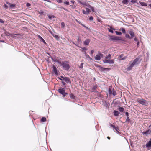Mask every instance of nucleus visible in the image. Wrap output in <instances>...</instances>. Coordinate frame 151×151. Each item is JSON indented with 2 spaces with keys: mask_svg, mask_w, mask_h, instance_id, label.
Returning <instances> with one entry per match:
<instances>
[{
  "mask_svg": "<svg viewBox=\"0 0 151 151\" xmlns=\"http://www.w3.org/2000/svg\"><path fill=\"white\" fill-rule=\"evenodd\" d=\"M139 58H137L133 61H131L129 63L127 68V70L128 71L131 70L133 67L137 65L139 63Z\"/></svg>",
  "mask_w": 151,
  "mask_h": 151,
  "instance_id": "1",
  "label": "nucleus"
},
{
  "mask_svg": "<svg viewBox=\"0 0 151 151\" xmlns=\"http://www.w3.org/2000/svg\"><path fill=\"white\" fill-rule=\"evenodd\" d=\"M58 92L61 94L63 97H65L68 93L65 92V91L64 88L60 87L58 90Z\"/></svg>",
  "mask_w": 151,
  "mask_h": 151,
  "instance_id": "2",
  "label": "nucleus"
},
{
  "mask_svg": "<svg viewBox=\"0 0 151 151\" xmlns=\"http://www.w3.org/2000/svg\"><path fill=\"white\" fill-rule=\"evenodd\" d=\"M60 66H62L65 70H68L70 68L69 64L67 62L65 61L61 62V63L60 64Z\"/></svg>",
  "mask_w": 151,
  "mask_h": 151,
  "instance_id": "3",
  "label": "nucleus"
},
{
  "mask_svg": "<svg viewBox=\"0 0 151 151\" xmlns=\"http://www.w3.org/2000/svg\"><path fill=\"white\" fill-rule=\"evenodd\" d=\"M108 92L109 95V96H111L112 95L115 96L117 93L116 91L114 88L112 89L110 88H109L108 89Z\"/></svg>",
  "mask_w": 151,
  "mask_h": 151,
  "instance_id": "4",
  "label": "nucleus"
},
{
  "mask_svg": "<svg viewBox=\"0 0 151 151\" xmlns=\"http://www.w3.org/2000/svg\"><path fill=\"white\" fill-rule=\"evenodd\" d=\"M109 40L111 41L115 40L116 41H117L118 40H123L121 38L114 36H110Z\"/></svg>",
  "mask_w": 151,
  "mask_h": 151,
  "instance_id": "5",
  "label": "nucleus"
},
{
  "mask_svg": "<svg viewBox=\"0 0 151 151\" xmlns=\"http://www.w3.org/2000/svg\"><path fill=\"white\" fill-rule=\"evenodd\" d=\"M109 126L113 128L114 130H115L116 131V133H117L118 134L120 135L121 134V133L119 132V130L118 127H116L114 125H113L112 124L110 123H109Z\"/></svg>",
  "mask_w": 151,
  "mask_h": 151,
  "instance_id": "6",
  "label": "nucleus"
},
{
  "mask_svg": "<svg viewBox=\"0 0 151 151\" xmlns=\"http://www.w3.org/2000/svg\"><path fill=\"white\" fill-rule=\"evenodd\" d=\"M61 78L58 77V78L61 80H62L63 79L64 80V81L67 83H70L71 82V81H70V79L67 77H64L63 76H60Z\"/></svg>",
  "mask_w": 151,
  "mask_h": 151,
  "instance_id": "7",
  "label": "nucleus"
},
{
  "mask_svg": "<svg viewBox=\"0 0 151 151\" xmlns=\"http://www.w3.org/2000/svg\"><path fill=\"white\" fill-rule=\"evenodd\" d=\"M138 102L142 105H146L148 104L147 101L142 98L139 99Z\"/></svg>",
  "mask_w": 151,
  "mask_h": 151,
  "instance_id": "8",
  "label": "nucleus"
},
{
  "mask_svg": "<svg viewBox=\"0 0 151 151\" xmlns=\"http://www.w3.org/2000/svg\"><path fill=\"white\" fill-rule=\"evenodd\" d=\"M146 147L148 150L151 149V138L150 139L149 141H147L146 144Z\"/></svg>",
  "mask_w": 151,
  "mask_h": 151,
  "instance_id": "9",
  "label": "nucleus"
},
{
  "mask_svg": "<svg viewBox=\"0 0 151 151\" xmlns=\"http://www.w3.org/2000/svg\"><path fill=\"white\" fill-rule=\"evenodd\" d=\"M142 133L143 135H147L150 134L151 133V130L147 129L145 131H143Z\"/></svg>",
  "mask_w": 151,
  "mask_h": 151,
  "instance_id": "10",
  "label": "nucleus"
},
{
  "mask_svg": "<svg viewBox=\"0 0 151 151\" xmlns=\"http://www.w3.org/2000/svg\"><path fill=\"white\" fill-rule=\"evenodd\" d=\"M103 62L104 63H107L110 64H113L114 63V59L104 60H103Z\"/></svg>",
  "mask_w": 151,
  "mask_h": 151,
  "instance_id": "11",
  "label": "nucleus"
},
{
  "mask_svg": "<svg viewBox=\"0 0 151 151\" xmlns=\"http://www.w3.org/2000/svg\"><path fill=\"white\" fill-rule=\"evenodd\" d=\"M129 33L130 35V37L131 39H132L135 36V34L132 29L130 30L129 32Z\"/></svg>",
  "mask_w": 151,
  "mask_h": 151,
  "instance_id": "12",
  "label": "nucleus"
},
{
  "mask_svg": "<svg viewBox=\"0 0 151 151\" xmlns=\"http://www.w3.org/2000/svg\"><path fill=\"white\" fill-rule=\"evenodd\" d=\"M103 103V105L104 106H105L106 108L109 107L110 104L109 103H107L106 101H102Z\"/></svg>",
  "mask_w": 151,
  "mask_h": 151,
  "instance_id": "13",
  "label": "nucleus"
},
{
  "mask_svg": "<svg viewBox=\"0 0 151 151\" xmlns=\"http://www.w3.org/2000/svg\"><path fill=\"white\" fill-rule=\"evenodd\" d=\"M73 43L76 45L78 46L79 44H81L82 43V40L81 39L78 37L77 39V42L76 44L73 42Z\"/></svg>",
  "mask_w": 151,
  "mask_h": 151,
  "instance_id": "14",
  "label": "nucleus"
},
{
  "mask_svg": "<svg viewBox=\"0 0 151 151\" xmlns=\"http://www.w3.org/2000/svg\"><path fill=\"white\" fill-rule=\"evenodd\" d=\"M77 1L81 4L83 6L84 5L86 2L87 1L86 0H77ZM87 1L89 2L88 1Z\"/></svg>",
  "mask_w": 151,
  "mask_h": 151,
  "instance_id": "15",
  "label": "nucleus"
},
{
  "mask_svg": "<svg viewBox=\"0 0 151 151\" xmlns=\"http://www.w3.org/2000/svg\"><path fill=\"white\" fill-rule=\"evenodd\" d=\"M53 68V72L54 74L56 75H58V73L57 68L55 66L53 65L52 67Z\"/></svg>",
  "mask_w": 151,
  "mask_h": 151,
  "instance_id": "16",
  "label": "nucleus"
},
{
  "mask_svg": "<svg viewBox=\"0 0 151 151\" xmlns=\"http://www.w3.org/2000/svg\"><path fill=\"white\" fill-rule=\"evenodd\" d=\"M97 87V85L96 84L94 85L93 87L92 88V92H94L96 93L98 92V91L96 90V88Z\"/></svg>",
  "mask_w": 151,
  "mask_h": 151,
  "instance_id": "17",
  "label": "nucleus"
},
{
  "mask_svg": "<svg viewBox=\"0 0 151 151\" xmlns=\"http://www.w3.org/2000/svg\"><path fill=\"white\" fill-rule=\"evenodd\" d=\"M113 113L114 116L117 117L119 116L120 113L117 110H114L113 111Z\"/></svg>",
  "mask_w": 151,
  "mask_h": 151,
  "instance_id": "18",
  "label": "nucleus"
},
{
  "mask_svg": "<svg viewBox=\"0 0 151 151\" xmlns=\"http://www.w3.org/2000/svg\"><path fill=\"white\" fill-rule=\"evenodd\" d=\"M118 109L119 111L120 112L123 113H124L125 112L124 108L122 107L118 106Z\"/></svg>",
  "mask_w": 151,
  "mask_h": 151,
  "instance_id": "19",
  "label": "nucleus"
},
{
  "mask_svg": "<svg viewBox=\"0 0 151 151\" xmlns=\"http://www.w3.org/2000/svg\"><path fill=\"white\" fill-rule=\"evenodd\" d=\"M124 55L123 54L120 55L118 57L119 60H125L126 58V57H123Z\"/></svg>",
  "mask_w": 151,
  "mask_h": 151,
  "instance_id": "20",
  "label": "nucleus"
},
{
  "mask_svg": "<svg viewBox=\"0 0 151 151\" xmlns=\"http://www.w3.org/2000/svg\"><path fill=\"white\" fill-rule=\"evenodd\" d=\"M90 40L89 39H86L85 41L84 42V44L85 45H88L90 42Z\"/></svg>",
  "mask_w": 151,
  "mask_h": 151,
  "instance_id": "21",
  "label": "nucleus"
},
{
  "mask_svg": "<svg viewBox=\"0 0 151 151\" xmlns=\"http://www.w3.org/2000/svg\"><path fill=\"white\" fill-rule=\"evenodd\" d=\"M51 58L53 61L55 62H57L59 64L60 63H61V61L58 60L57 59H56L55 58H54L52 57H51Z\"/></svg>",
  "mask_w": 151,
  "mask_h": 151,
  "instance_id": "22",
  "label": "nucleus"
},
{
  "mask_svg": "<svg viewBox=\"0 0 151 151\" xmlns=\"http://www.w3.org/2000/svg\"><path fill=\"white\" fill-rule=\"evenodd\" d=\"M37 37L39 38L41 41H42L44 44H46V42L44 39L40 35H38Z\"/></svg>",
  "mask_w": 151,
  "mask_h": 151,
  "instance_id": "23",
  "label": "nucleus"
},
{
  "mask_svg": "<svg viewBox=\"0 0 151 151\" xmlns=\"http://www.w3.org/2000/svg\"><path fill=\"white\" fill-rule=\"evenodd\" d=\"M70 97L71 99H75L76 96L73 93H70L69 94Z\"/></svg>",
  "mask_w": 151,
  "mask_h": 151,
  "instance_id": "24",
  "label": "nucleus"
},
{
  "mask_svg": "<svg viewBox=\"0 0 151 151\" xmlns=\"http://www.w3.org/2000/svg\"><path fill=\"white\" fill-rule=\"evenodd\" d=\"M76 21H77V22H78V23H79L80 24H81V25L83 27H84L86 29H89V28L88 27H87L85 25H84L83 24H82L80 22L77 20H76Z\"/></svg>",
  "mask_w": 151,
  "mask_h": 151,
  "instance_id": "25",
  "label": "nucleus"
},
{
  "mask_svg": "<svg viewBox=\"0 0 151 151\" xmlns=\"http://www.w3.org/2000/svg\"><path fill=\"white\" fill-rule=\"evenodd\" d=\"M95 59L97 60H99L101 59V58L99 55H97L95 57Z\"/></svg>",
  "mask_w": 151,
  "mask_h": 151,
  "instance_id": "26",
  "label": "nucleus"
},
{
  "mask_svg": "<svg viewBox=\"0 0 151 151\" xmlns=\"http://www.w3.org/2000/svg\"><path fill=\"white\" fill-rule=\"evenodd\" d=\"M111 58V55L110 54H109L107 56L106 55L105 57V60H109Z\"/></svg>",
  "mask_w": 151,
  "mask_h": 151,
  "instance_id": "27",
  "label": "nucleus"
},
{
  "mask_svg": "<svg viewBox=\"0 0 151 151\" xmlns=\"http://www.w3.org/2000/svg\"><path fill=\"white\" fill-rule=\"evenodd\" d=\"M139 3L141 5L143 6H147V3H145V2H139Z\"/></svg>",
  "mask_w": 151,
  "mask_h": 151,
  "instance_id": "28",
  "label": "nucleus"
},
{
  "mask_svg": "<svg viewBox=\"0 0 151 151\" xmlns=\"http://www.w3.org/2000/svg\"><path fill=\"white\" fill-rule=\"evenodd\" d=\"M130 0H123L122 3L124 4H128L129 1Z\"/></svg>",
  "mask_w": 151,
  "mask_h": 151,
  "instance_id": "29",
  "label": "nucleus"
},
{
  "mask_svg": "<svg viewBox=\"0 0 151 151\" xmlns=\"http://www.w3.org/2000/svg\"><path fill=\"white\" fill-rule=\"evenodd\" d=\"M46 121V118L45 117H42L41 120L40 121L41 122H44Z\"/></svg>",
  "mask_w": 151,
  "mask_h": 151,
  "instance_id": "30",
  "label": "nucleus"
},
{
  "mask_svg": "<svg viewBox=\"0 0 151 151\" xmlns=\"http://www.w3.org/2000/svg\"><path fill=\"white\" fill-rule=\"evenodd\" d=\"M84 6H85L89 8L91 7V6L88 3L86 2L85 4H84Z\"/></svg>",
  "mask_w": 151,
  "mask_h": 151,
  "instance_id": "31",
  "label": "nucleus"
},
{
  "mask_svg": "<svg viewBox=\"0 0 151 151\" xmlns=\"http://www.w3.org/2000/svg\"><path fill=\"white\" fill-rule=\"evenodd\" d=\"M121 30L122 32V33L124 34H125L126 31L125 29L124 28L122 27L121 28Z\"/></svg>",
  "mask_w": 151,
  "mask_h": 151,
  "instance_id": "32",
  "label": "nucleus"
},
{
  "mask_svg": "<svg viewBox=\"0 0 151 151\" xmlns=\"http://www.w3.org/2000/svg\"><path fill=\"white\" fill-rule=\"evenodd\" d=\"M125 37L127 38H128L129 39H131V38L130 37V36L128 34H125Z\"/></svg>",
  "mask_w": 151,
  "mask_h": 151,
  "instance_id": "33",
  "label": "nucleus"
},
{
  "mask_svg": "<svg viewBox=\"0 0 151 151\" xmlns=\"http://www.w3.org/2000/svg\"><path fill=\"white\" fill-rule=\"evenodd\" d=\"M61 28H63L65 27V24L64 22H63L61 23Z\"/></svg>",
  "mask_w": 151,
  "mask_h": 151,
  "instance_id": "34",
  "label": "nucleus"
},
{
  "mask_svg": "<svg viewBox=\"0 0 151 151\" xmlns=\"http://www.w3.org/2000/svg\"><path fill=\"white\" fill-rule=\"evenodd\" d=\"M48 17L49 19L50 20H51L52 18H54L55 17L54 15H48Z\"/></svg>",
  "mask_w": 151,
  "mask_h": 151,
  "instance_id": "35",
  "label": "nucleus"
},
{
  "mask_svg": "<svg viewBox=\"0 0 151 151\" xmlns=\"http://www.w3.org/2000/svg\"><path fill=\"white\" fill-rule=\"evenodd\" d=\"M130 122V119L129 117H127V118L126 119V122L129 123Z\"/></svg>",
  "mask_w": 151,
  "mask_h": 151,
  "instance_id": "36",
  "label": "nucleus"
},
{
  "mask_svg": "<svg viewBox=\"0 0 151 151\" xmlns=\"http://www.w3.org/2000/svg\"><path fill=\"white\" fill-rule=\"evenodd\" d=\"M115 32L117 35H122V33L120 32L116 31Z\"/></svg>",
  "mask_w": 151,
  "mask_h": 151,
  "instance_id": "37",
  "label": "nucleus"
},
{
  "mask_svg": "<svg viewBox=\"0 0 151 151\" xmlns=\"http://www.w3.org/2000/svg\"><path fill=\"white\" fill-rule=\"evenodd\" d=\"M86 12L87 13V14L89 13V12H91L90 10L89 9L87 8H86Z\"/></svg>",
  "mask_w": 151,
  "mask_h": 151,
  "instance_id": "38",
  "label": "nucleus"
},
{
  "mask_svg": "<svg viewBox=\"0 0 151 151\" xmlns=\"http://www.w3.org/2000/svg\"><path fill=\"white\" fill-rule=\"evenodd\" d=\"M53 36L55 37L56 39L58 40L59 38V37L58 36L56 35H53Z\"/></svg>",
  "mask_w": 151,
  "mask_h": 151,
  "instance_id": "39",
  "label": "nucleus"
},
{
  "mask_svg": "<svg viewBox=\"0 0 151 151\" xmlns=\"http://www.w3.org/2000/svg\"><path fill=\"white\" fill-rule=\"evenodd\" d=\"M15 6V5L14 4H11L10 5V7L11 8H13Z\"/></svg>",
  "mask_w": 151,
  "mask_h": 151,
  "instance_id": "40",
  "label": "nucleus"
},
{
  "mask_svg": "<svg viewBox=\"0 0 151 151\" xmlns=\"http://www.w3.org/2000/svg\"><path fill=\"white\" fill-rule=\"evenodd\" d=\"M124 113H125V115L127 117H129V114L128 112L126 111Z\"/></svg>",
  "mask_w": 151,
  "mask_h": 151,
  "instance_id": "41",
  "label": "nucleus"
},
{
  "mask_svg": "<svg viewBox=\"0 0 151 151\" xmlns=\"http://www.w3.org/2000/svg\"><path fill=\"white\" fill-rule=\"evenodd\" d=\"M4 7L6 9H7L8 8V6L5 4H4Z\"/></svg>",
  "mask_w": 151,
  "mask_h": 151,
  "instance_id": "42",
  "label": "nucleus"
},
{
  "mask_svg": "<svg viewBox=\"0 0 151 151\" xmlns=\"http://www.w3.org/2000/svg\"><path fill=\"white\" fill-rule=\"evenodd\" d=\"M110 29L109 30V32L111 33H113V29L111 27H110Z\"/></svg>",
  "mask_w": 151,
  "mask_h": 151,
  "instance_id": "43",
  "label": "nucleus"
},
{
  "mask_svg": "<svg viewBox=\"0 0 151 151\" xmlns=\"http://www.w3.org/2000/svg\"><path fill=\"white\" fill-rule=\"evenodd\" d=\"M62 83L63 85L64 86V88H66V86H65V85L66 84V83L64 82L63 81H62Z\"/></svg>",
  "mask_w": 151,
  "mask_h": 151,
  "instance_id": "44",
  "label": "nucleus"
},
{
  "mask_svg": "<svg viewBox=\"0 0 151 151\" xmlns=\"http://www.w3.org/2000/svg\"><path fill=\"white\" fill-rule=\"evenodd\" d=\"M101 70H102L104 71H105L106 70H109V69H108V68H102Z\"/></svg>",
  "mask_w": 151,
  "mask_h": 151,
  "instance_id": "45",
  "label": "nucleus"
},
{
  "mask_svg": "<svg viewBox=\"0 0 151 151\" xmlns=\"http://www.w3.org/2000/svg\"><path fill=\"white\" fill-rule=\"evenodd\" d=\"M83 63H81L80 65V66H79V68H82L83 67Z\"/></svg>",
  "mask_w": 151,
  "mask_h": 151,
  "instance_id": "46",
  "label": "nucleus"
},
{
  "mask_svg": "<svg viewBox=\"0 0 151 151\" xmlns=\"http://www.w3.org/2000/svg\"><path fill=\"white\" fill-rule=\"evenodd\" d=\"M137 1V0H131V2L132 3H136Z\"/></svg>",
  "mask_w": 151,
  "mask_h": 151,
  "instance_id": "47",
  "label": "nucleus"
},
{
  "mask_svg": "<svg viewBox=\"0 0 151 151\" xmlns=\"http://www.w3.org/2000/svg\"><path fill=\"white\" fill-rule=\"evenodd\" d=\"M93 17L92 16H91L89 18V20L90 21H92L93 20Z\"/></svg>",
  "mask_w": 151,
  "mask_h": 151,
  "instance_id": "48",
  "label": "nucleus"
},
{
  "mask_svg": "<svg viewBox=\"0 0 151 151\" xmlns=\"http://www.w3.org/2000/svg\"><path fill=\"white\" fill-rule=\"evenodd\" d=\"M89 8L91 9L92 12H94V8L93 7H92L91 6V7H90Z\"/></svg>",
  "mask_w": 151,
  "mask_h": 151,
  "instance_id": "49",
  "label": "nucleus"
},
{
  "mask_svg": "<svg viewBox=\"0 0 151 151\" xmlns=\"http://www.w3.org/2000/svg\"><path fill=\"white\" fill-rule=\"evenodd\" d=\"M63 3L67 5H68L69 4V2H67L66 1H64Z\"/></svg>",
  "mask_w": 151,
  "mask_h": 151,
  "instance_id": "50",
  "label": "nucleus"
},
{
  "mask_svg": "<svg viewBox=\"0 0 151 151\" xmlns=\"http://www.w3.org/2000/svg\"><path fill=\"white\" fill-rule=\"evenodd\" d=\"M70 6L72 8L74 9L76 8V7L74 5H70Z\"/></svg>",
  "mask_w": 151,
  "mask_h": 151,
  "instance_id": "51",
  "label": "nucleus"
},
{
  "mask_svg": "<svg viewBox=\"0 0 151 151\" xmlns=\"http://www.w3.org/2000/svg\"><path fill=\"white\" fill-rule=\"evenodd\" d=\"M83 13L84 14H87V13L86 12L85 10H83Z\"/></svg>",
  "mask_w": 151,
  "mask_h": 151,
  "instance_id": "52",
  "label": "nucleus"
},
{
  "mask_svg": "<svg viewBox=\"0 0 151 151\" xmlns=\"http://www.w3.org/2000/svg\"><path fill=\"white\" fill-rule=\"evenodd\" d=\"M63 2V1L62 0H58V1H57L58 2L60 3H62Z\"/></svg>",
  "mask_w": 151,
  "mask_h": 151,
  "instance_id": "53",
  "label": "nucleus"
},
{
  "mask_svg": "<svg viewBox=\"0 0 151 151\" xmlns=\"http://www.w3.org/2000/svg\"><path fill=\"white\" fill-rule=\"evenodd\" d=\"M81 48L82 49L83 51V50H87V49L85 47H81Z\"/></svg>",
  "mask_w": 151,
  "mask_h": 151,
  "instance_id": "54",
  "label": "nucleus"
},
{
  "mask_svg": "<svg viewBox=\"0 0 151 151\" xmlns=\"http://www.w3.org/2000/svg\"><path fill=\"white\" fill-rule=\"evenodd\" d=\"M86 56L87 58H89L90 59H92L88 55H86Z\"/></svg>",
  "mask_w": 151,
  "mask_h": 151,
  "instance_id": "55",
  "label": "nucleus"
},
{
  "mask_svg": "<svg viewBox=\"0 0 151 151\" xmlns=\"http://www.w3.org/2000/svg\"><path fill=\"white\" fill-rule=\"evenodd\" d=\"M30 6V4L29 3H27L26 4V6L27 7H29Z\"/></svg>",
  "mask_w": 151,
  "mask_h": 151,
  "instance_id": "56",
  "label": "nucleus"
},
{
  "mask_svg": "<svg viewBox=\"0 0 151 151\" xmlns=\"http://www.w3.org/2000/svg\"><path fill=\"white\" fill-rule=\"evenodd\" d=\"M98 97L100 98H103V96L101 94H100L98 96Z\"/></svg>",
  "mask_w": 151,
  "mask_h": 151,
  "instance_id": "57",
  "label": "nucleus"
},
{
  "mask_svg": "<svg viewBox=\"0 0 151 151\" xmlns=\"http://www.w3.org/2000/svg\"><path fill=\"white\" fill-rule=\"evenodd\" d=\"M94 52V51L93 50H91V52H90V54L91 55H93V54Z\"/></svg>",
  "mask_w": 151,
  "mask_h": 151,
  "instance_id": "58",
  "label": "nucleus"
},
{
  "mask_svg": "<svg viewBox=\"0 0 151 151\" xmlns=\"http://www.w3.org/2000/svg\"><path fill=\"white\" fill-rule=\"evenodd\" d=\"M0 22L1 23H4V22L0 18Z\"/></svg>",
  "mask_w": 151,
  "mask_h": 151,
  "instance_id": "59",
  "label": "nucleus"
},
{
  "mask_svg": "<svg viewBox=\"0 0 151 151\" xmlns=\"http://www.w3.org/2000/svg\"><path fill=\"white\" fill-rule=\"evenodd\" d=\"M134 40L135 41H137L138 39H137V37H135L134 39Z\"/></svg>",
  "mask_w": 151,
  "mask_h": 151,
  "instance_id": "60",
  "label": "nucleus"
},
{
  "mask_svg": "<svg viewBox=\"0 0 151 151\" xmlns=\"http://www.w3.org/2000/svg\"><path fill=\"white\" fill-rule=\"evenodd\" d=\"M99 55H100V57H102L104 56V55L101 53H100L99 54Z\"/></svg>",
  "mask_w": 151,
  "mask_h": 151,
  "instance_id": "61",
  "label": "nucleus"
},
{
  "mask_svg": "<svg viewBox=\"0 0 151 151\" xmlns=\"http://www.w3.org/2000/svg\"><path fill=\"white\" fill-rule=\"evenodd\" d=\"M32 111H30L29 112V115H31V114H32Z\"/></svg>",
  "mask_w": 151,
  "mask_h": 151,
  "instance_id": "62",
  "label": "nucleus"
},
{
  "mask_svg": "<svg viewBox=\"0 0 151 151\" xmlns=\"http://www.w3.org/2000/svg\"><path fill=\"white\" fill-rule=\"evenodd\" d=\"M6 3L10 6V5H11V3H10L8 2H6Z\"/></svg>",
  "mask_w": 151,
  "mask_h": 151,
  "instance_id": "63",
  "label": "nucleus"
},
{
  "mask_svg": "<svg viewBox=\"0 0 151 151\" xmlns=\"http://www.w3.org/2000/svg\"><path fill=\"white\" fill-rule=\"evenodd\" d=\"M71 2L72 3L74 4V3H75V1H74V0H71Z\"/></svg>",
  "mask_w": 151,
  "mask_h": 151,
  "instance_id": "64",
  "label": "nucleus"
}]
</instances>
